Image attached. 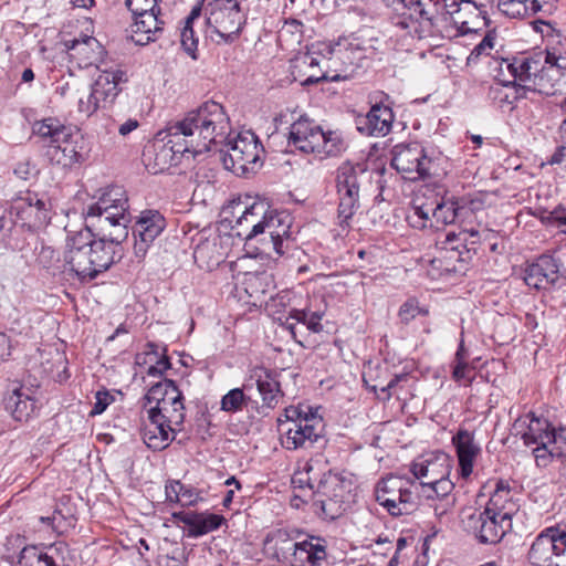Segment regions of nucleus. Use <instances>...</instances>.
<instances>
[{
    "label": "nucleus",
    "mask_w": 566,
    "mask_h": 566,
    "mask_svg": "<svg viewBox=\"0 0 566 566\" xmlns=\"http://www.w3.org/2000/svg\"><path fill=\"white\" fill-rule=\"evenodd\" d=\"M127 197L122 187L115 186L107 189L95 203L88 206L86 211V228L97 227L99 239L94 242H103L113 252L115 259L122 258L120 243L127 238Z\"/></svg>",
    "instance_id": "1"
},
{
    "label": "nucleus",
    "mask_w": 566,
    "mask_h": 566,
    "mask_svg": "<svg viewBox=\"0 0 566 566\" xmlns=\"http://www.w3.org/2000/svg\"><path fill=\"white\" fill-rule=\"evenodd\" d=\"M229 118L221 104L207 101L188 112L181 120L169 124V134L190 146L191 155L210 150L218 136L226 134Z\"/></svg>",
    "instance_id": "2"
},
{
    "label": "nucleus",
    "mask_w": 566,
    "mask_h": 566,
    "mask_svg": "<svg viewBox=\"0 0 566 566\" xmlns=\"http://www.w3.org/2000/svg\"><path fill=\"white\" fill-rule=\"evenodd\" d=\"M113 264V252L103 242H94L90 231L77 232L67 239L57 264L60 273L80 282H90Z\"/></svg>",
    "instance_id": "3"
},
{
    "label": "nucleus",
    "mask_w": 566,
    "mask_h": 566,
    "mask_svg": "<svg viewBox=\"0 0 566 566\" xmlns=\"http://www.w3.org/2000/svg\"><path fill=\"white\" fill-rule=\"evenodd\" d=\"M514 430L532 450L539 468H546L553 459H566V427L555 429L547 419L528 412L514 423Z\"/></svg>",
    "instance_id": "4"
},
{
    "label": "nucleus",
    "mask_w": 566,
    "mask_h": 566,
    "mask_svg": "<svg viewBox=\"0 0 566 566\" xmlns=\"http://www.w3.org/2000/svg\"><path fill=\"white\" fill-rule=\"evenodd\" d=\"M32 129L46 142L45 156L51 164L69 168L83 160V140L78 130L53 118L35 122Z\"/></svg>",
    "instance_id": "5"
},
{
    "label": "nucleus",
    "mask_w": 566,
    "mask_h": 566,
    "mask_svg": "<svg viewBox=\"0 0 566 566\" xmlns=\"http://www.w3.org/2000/svg\"><path fill=\"white\" fill-rule=\"evenodd\" d=\"M287 145L304 154L335 157L345 151L347 145L338 130H323L314 120L301 116L291 127Z\"/></svg>",
    "instance_id": "6"
},
{
    "label": "nucleus",
    "mask_w": 566,
    "mask_h": 566,
    "mask_svg": "<svg viewBox=\"0 0 566 566\" xmlns=\"http://www.w3.org/2000/svg\"><path fill=\"white\" fill-rule=\"evenodd\" d=\"M264 148L258 136L250 132H242L229 140L226 149H220L218 156L227 170L237 176L247 177L255 174L263 165Z\"/></svg>",
    "instance_id": "7"
},
{
    "label": "nucleus",
    "mask_w": 566,
    "mask_h": 566,
    "mask_svg": "<svg viewBox=\"0 0 566 566\" xmlns=\"http://www.w3.org/2000/svg\"><path fill=\"white\" fill-rule=\"evenodd\" d=\"M371 172L365 164L343 163L336 171V188L338 195L339 226H348L359 207V189L369 181Z\"/></svg>",
    "instance_id": "8"
},
{
    "label": "nucleus",
    "mask_w": 566,
    "mask_h": 566,
    "mask_svg": "<svg viewBox=\"0 0 566 566\" xmlns=\"http://www.w3.org/2000/svg\"><path fill=\"white\" fill-rule=\"evenodd\" d=\"M527 560L532 566H566V524L542 530L528 548Z\"/></svg>",
    "instance_id": "9"
},
{
    "label": "nucleus",
    "mask_w": 566,
    "mask_h": 566,
    "mask_svg": "<svg viewBox=\"0 0 566 566\" xmlns=\"http://www.w3.org/2000/svg\"><path fill=\"white\" fill-rule=\"evenodd\" d=\"M287 420L281 424L282 446L287 450L307 449L322 438L323 420L314 415H302L296 409L286 410Z\"/></svg>",
    "instance_id": "10"
},
{
    "label": "nucleus",
    "mask_w": 566,
    "mask_h": 566,
    "mask_svg": "<svg viewBox=\"0 0 566 566\" xmlns=\"http://www.w3.org/2000/svg\"><path fill=\"white\" fill-rule=\"evenodd\" d=\"M126 6L135 20L130 27L134 43L146 45L163 33L165 21L160 18L157 0H126Z\"/></svg>",
    "instance_id": "11"
},
{
    "label": "nucleus",
    "mask_w": 566,
    "mask_h": 566,
    "mask_svg": "<svg viewBox=\"0 0 566 566\" xmlns=\"http://www.w3.org/2000/svg\"><path fill=\"white\" fill-rule=\"evenodd\" d=\"M440 6L438 4V8ZM443 13L438 11L440 22L450 21L461 34L478 32L488 25L484 4H478L472 0H443Z\"/></svg>",
    "instance_id": "12"
},
{
    "label": "nucleus",
    "mask_w": 566,
    "mask_h": 566,
    "mask_svg": "<svg viewBox=\"0 0 566 566\" xmlns=\"http://www.w3.org/2000/svg\"><path fill=\"white\" fill-rule=\"evenodd\" d=\"M433 161L422 144H399L392 150L391 167L406 179H424L432 174Z\"/></svg>",
    "instance_id": "13"
},
{
    "label": "nucleus",
    "mask_w": 566,
    "mask_h": 566,
    "mask_svg": "<svg viewBox=\"0 0 566 566\" xmlns=\"http://www.w3.org/2000/svg\"><path fill=\"white\" fill-rule=\"evenodd\" d=\"M234 209L240 213L237 220V227L240 228L238 235L245 241L253 240L260 234L273 233V229L281 217L276 211H269L266 205L262 201L253 202L243 208L239 202L234 206Z\"/></svg>",
    "instance_id": "14"
},
{
    "label": "nucleus",
    "mask_w": 566,
    "mask_h": 566,
    "mask_svg": "<svg viewBox=\"0 0 566 566\" xmlns=\"http://www.w3.org/2000/svg\"><path fill=\"white\" fill-rule=\"evenodd\" d=\"M405 484L402 479L389 476L376 485V501L392 516L409 514L417 506L412 491Z\"/></svg>",
    "instance_id": "15"
},
{
    "label": "nucleus",
    "mask_w": 566,
    "mask_h": 566,
    "mask_svg": "<svg viewBox=\"0 0 566 566\" xmlns=\"http://www.w3.org/2000/svg\"><path fill=\"white\" fill-rule=\"evenodd\" d=\"M369 49L360 46L359 43L349 42L347 46L334 49L332 54L342 62L339 70L322 73L321 76L310 75L303 81L304 85L318 83L319 81L338 82L355 77L367 63Z\"/></svg>",
    "instance_id": "16"
},
{
    "label": "nucleus",
    "mask_w": 566,
    "mask_h": 566,
    "mask_svg": "<svg viewBox=\"0 0 566 566\" xmlns=\"http://www.w3.org/2000/svg\"><path fill=\"white\" fill-rule=\"evenodd\" d=\"M125 81L126 74L122 70L102 71L95 78L91 93L86 98H80L78 111L91 116L106 103H112L120 91L119 84Z\"/></svg>",
    "instance_id": "17"
},
{
    "label": "nucleus",
    "mask_w": 566,
    "mask_h": 566,
    "mask_svg": "<svg viewBox=\"0 0 566 566\" xmlns=\"http://www.w3.org/2000/svg\"><path fill=\"white\" fill-rule=\"evenodd\" d=\"M346 495L345 486L337 478L322 481L313 499V512L325 520H336L348 509Z\"/></svg>",
    "instance_id": "18"
},
{
    "label": "nucleus",
    "mask_w": 566,
    "mask_h": 566,
    "mask_svg": "<svg viewBox=\"0 0 566 566\" xmlns=\"http://www.w3.org/2000/svg\"><path fill=\"white\" fill-rule=\"evenodd\" d=\"M400 18L396 22L403 29L409 28L410 22H418L422 27L438 28V2L430 7L421 0H382Z\"/></svg>",
    "instance_id": "19"
},
{
    "label": "nucleus",
    "mask_w": 566,
    "mask_h": 566,
    "mask_svg": "<svg viewBox=\"0 0 566 566\" xmlns=\"http://www.w3.org/2000/svg\"><path fill=\"white\" fill-rule=\"evenodd\" d=\"M464 525L482 544H496L512 530V522L493 516L485 510L470 514Z\"/></svg>",
    "instance_id": "20"
},
{
    "label": "nucleus",
    "mask_w": 566,
    "mask_h": 566,
    "mask_svg": "<svg viewBox=\"0 0 566 566\" xmlns=\"http://www.w3.org/2000/svg\"><path fill=\"white\" fill-rule=\"evenodd\" d=\"M165 227V218L157 210H146L139 214L133 228L134 254L138 260L146 256L148 249Z\"/></svg>",
    "instance_id": "21"
},
{
    "label": "nucleus",
    "mask_w": 566,
    "mask_h": 566,
    "mask_svg": "<svg viewBox=\"0 0 566 566\" xmlns=\"http://www.w3.org/2000/svg\"><path fill=\"white\" fill-rule=\"evenodd\" d=\"M560 279V262L552 255L543 254L524 270L525 284L535 290H549Z\"/></svg>",
    "instance_id": "22"
},
{
    "label": "nucleus",
    "mask_w": 566,
    "mask_h": 566,
    "mask_svg": "<svg viewBox=\"0 0 566 566\" xmlns=\"http://www.w3.org/2000/svg\"><path fill=\"white\" fill-rule=\"evenodd\" d=\"M157 136L163 142L161 145H155V172L180 164V158L186 154H191L190 146L179 138L169 134V125L164 132H159Z\"/></svg>",
    "instance_id": "23"
},
{
    "label": "nucleus",
    "mask_w": 566,
    "mask_h": 566,
    "mask_svg": "<svg viewBox=\"0 0 566 566\" xmlns=\"http://www.w3.org/2000/svg\"><path fill=\"white\" fill-rule=\"evenodd\" d=\"M451 460L444 452H436L417 459L411 464V472L415 478L421 480L422 488H426L446 475H450Z\"/></svg>",
    "instance_id": "24"
},
{
    "label": "nucleus",
    "mask_w": 566,
    "mask_h": 566,
    "mask_svg": "<svg viewBox=\"0 0 566 566\" xmlns=\"http://www.w3.org/2000/svg\"><path fill=\"white\" fill-rule=\"evenodd\" d=\"M12 211L29 227H39L49 220L45 201L38 193L30 191L14 200Z\"/></svg>",
    "instance_id": "25"
},
{
    "label": "nucleus",
    "mask_w": 566,
    "mask_h": 566,
    "mask_svg": "<svg viewBox=\"0 0 566 566\" xmlns=\"http://www.w3.org/2000/svg\"><path fill=\"white\" fill-rule=\"evenodd\" d=\"M452 444L455 448L460 475L468 479L472 472L476 458L481 453V447L475 441L474 432L460 428L452 437Z\"/></svg>",
    "instance_id": "26"
},
{
    "label": "nucleus",
    "mask_w": 566,
    "mask_h": 566,
    "mask_svg": "<svg viewBox=\"0 0 566 566\" xmlns=\"http://www.w3.org/2000/svg\"><path fill=\"white\" fill-rule=\"evenodd\" d=\"M394 117L389 106L375 104L366 115L356 118V126L364 135L386 136L391 130Z\"/></svg>",
    "instance_id": "27"
},
{
    "label": "nucleus",
    "mask_w": 566,
    "mask_h": 566,
    "mask_svg": "<svg viewBox=\"0 0 566 566\" xmlns=\"http://www.w3.org/2000/svg\"><path fill=\"white\" fill-rule=\"evenodd\" d=\"M277 377V371L263 366H255L250 369V379L255 381L263 406L270 409L275 408L283 397Z\"/></svg>",
    "instance_id": "28"
},
{
    "label": "nucleus",
    "mask_w": 566,
    "mask_h": 566,
    "mask_svg": "<svg viewBox=\"0 0 566 566\" xmlns=\"http://www.w3.org/2000/svg\"><path fill=\"white\" fill-rule=\"evenodd\" d=\"M293 566H321L327 557V541L321 536L304 534L294 551Z\"/></svg>",
    "instance_id": "29"
},
{
    "label": "nucleus",
    "mask_w": 566,
    "mask_h": 566,
    "mask_svg": "<svg viewBox=\"0 0 566 566\" xmlns=\"http://www.w3.org/2000/svg\"><path fill=\"white\" fill-rule=\"evenodd\" d=\"M301 537L300 530L279 528L266 536V544H272L273 555L279 562L293 566L294 551H296Z\"/></svg>",
    "instance_id": "30"
},
{
    "label": "nucleus",
    "mask_w": 566,
    "mask_h": 566,
    "mask_svg": "<svg viewBox=\"0 0 566 566\" xmlns=\"http://www.w3.org/2000/svg\"><path fill=\"white\" fill-rule=\"evenodd\" d=\"M148 423L143 428L142 434L144 442L153 450H163L169 446L174 439L172 432L175 423L168 422L167 419L155 417L148 411Z\"/></svg>",
    "instance_id": "31"
},
{
    "label": "nucleus",
    "mask_w": 566,
    "mask_h": 566,
    "mask_svg": "<svg viewBox=\"0 0 566 566\" xmlns=\"http://www.w3.org/2000/svg\"><path fill=\"white\" fill-rule=\"evenodd\" d=\"M484 510L493 516L512 522V517L516 514L518 505L513 501V495L506 482L499 481L496 483V488L491 494Z\"/></svg>",
    "instance_id": "32"
},
{
    "label": "nucleus",
    "mask_w": 566,
    "mask_h": 566,
    "mask_svg": "<svg viewBox=\"0 0 566 566\" xmlns=\"http://www.w3.org/2000/svg\"><path fill=\"white\" fill-rule=\"evenodd\" d=\"M155 417L167 419L168 422L179 427L185 420L184 397L177 388H171L168 396L158 405L148 409Z\"/></svg>",
    "instance_id": "33"
},
{
    "label": "nucleus",
    "mask_w": 566,
    "mask_h": 566,
    "mask_svg": "<svg viewBox=\"0 0 566 566\" xmlns=\"http://www.w3.org/2000/svg\"><path fill=\"white\" fill-rule=\"evenodd\" d=\"M4 408L17 421H27L35 408L29 389L17 387L4 397Z\"/></svg>",
    "instance_id": "34"
},
{
    "label": "nucleus",
    "mask_w": 566,
    "mask_h": 566,
    "mask_svg": "<svg viewBox=\"0 0 566 566\" xmlns=\"http://www.w3.org/2000/svg\"><path fill=\"white\" fill-rule=\"evenodd\" d=\"M468 231H460L459 233L451 231L446 234L441 242V249L446 253L444 259L465 262L470 258L471 249L468 243Z\"/></svg>",
    "instance_id": "35"
},
{
    "label": "nucleus",
    "mask_w": 566,
    "mask_h": 566,
    "mask_svg": "<svg viewBox=\"0 0 566 566\" xmlns=\"http://www.w3.org/2000/svg\"><path fill=\"white\" fill-rule=\"evenodd\" d=\"M223 523H226V518L222 515L193 512L185 534L188 537L197 538L218 530Z\"/></svg>",
    "instance_id": "36"
},
{
    "label": "nucleus",
    "mask_w": 566,
    "mask_h": 566,
    "mask_svg": "<svg viewBox=\"0 0 566 566\" xmlns=\"http://www.w3.org/2000/svg\"><path fill=\"white\" fill-rule=\"evenodd\" d=\"M323 316L324 312L322 311H311L310 308H293L290 311L285 324L292 333H294L295 323H302L311 332L319 333L323 331V325L321 323Z\"/></svg>",
    "instance_id": "37"
},
{
    "label": "nucleus",
    "mask_w": 566,
    "mask_h": 566,
    "mask_svg": "<svg viewBox=\"0 0 566 566\" xmlns=\"http://www.w3.org/2000/svg\"><path fill=\"white\" fill-rule=\"evenodd\" d=\"M463 200L441 201L432 209V220L437 226L453 223L457 219L464 217L465 207Z\"/></svg>",
    "instance_id": "38"
},
{
    "label": "nucleus",
    "mask_w": 566,
    "mask_h": 566,
    "mask_svg": "<svg viewBox=\"0 0 566 566\" xmlns=\"http://www.w3.org/2000/svg\"><path fill=\"white\" fill-rule=\"evenodd\" d=\"M218 238L200 241L193 251V259L200 266H213L219 264L223 258L217 243Z\"/></svg>",
    "instance_id": "39"
},
{
    "label": "nucleus",
    "mask_w": 566,
    "mask_h": 566,
    "mask_svg": "<svg viewBox=\"0 0 566 566\" xmlns=\"http://www.w3.org/2000/svg\"><path fill=\"white\" fill-rule=\"evenodd\" d=\"M515 67L516 72L514 73L513 78H509L507 83L514 84L516 81L528 83L533 77L538 80L541 69V62L538 59L530 56L515 57Z\"/></svg>",
    "instance_id": "40"
},
{
    "label": "nucleus",
    "mask_w": 566,
    "mask_h": 566,
    "mask_svg": "<svg viewBox=\"0 0 566 566\" xmlns=\"http://www.w3.org/2000/svg\"><path fill=\"white\" fill-rule=\"evenodd\" d=\"M507 82L509 78H500V83H495L489 88V98L501 108L505 106L513 108L516 102V96L511 91V83Z\"/></svg>",
    "instance_id": "41"
},
{
    "label": "nucleus",
    "mask_w": 566,
    "mask_h": 566,
    "mask_svg": "<svg viewBox=\"0 0 566 566\" xmlns=\"http://www.w3.org/2000/svg\"><path fill=\"white\" fill-rule=\"evenodd\" d=\"M69 49L76 55L82 56L85 65L93 64L96 61V59L93 57L95 50H98V53H101L99 43L93 36H84L81 40L74 39Z\"/></svg>",
    "instance_id": "42"
},
{
    "label": "nucleus",
    "mask_w": 566,
    "mask_h": 566,
    "mask_svg": "<svg viewBox=\"0 0 566 566\" xmlns=\"http://www.w3.org/2000/svg\"><path fill=\"white\" fill-rule=\"evenodd\" d=\"M409 374H395L387 382H378L370 385V390L374 392H380L378 398L382 400H389L394 395L398 392L399 389L402 388V385L408 382Z\"/></svg>",
    "instance_id": "43"
},
{
    "label": "nucleus",
    "mask_w": 566,
    "mask_h": 566,
    "mask_svg": "<svg viewBox=\"0 0 566 566\" xmlns=\"http://www.w3.org/2000/svg\"><path fill=\"white\" fill-rule=\"evenodd\" d=\"M287 232L289 226L285 224L282 217H280L277 224H275L273 229V233H268L269 240L263 242L261 252L270 254V251L273 250L277 256H282L284 254L283 237L287 235Z\"/></svg>",
    "instance_id": "44"
},
{
    "label": "nucleus",
    "mask_w": 566,
    "mask_h": 566,
    "mask_svg": "<svg viewBox=\"0 0 566 566\" xmlns=\"http://www.w3.org/2000/svg\"><path fill=\"white\" fill-rule=\"evenodd\" d=\"M319 65V61L312 53H304L302 55L296 56L291 61V73L295 81H300L303 84V81L306 80L307 76L314 75V73L307 74V69H313ZM315 76H317L315 74Z\"/></svg>",
    "instance_id": "45"
},
{
    "label": "nucleus",
    "mask_w": 566,
    "mask_h": 566,
    "mask_svg": "<svg viewBox=\"0 0 566 566\" xmlns=\"http://www.w3.org/2000/svg\"><path fill=\"white\" fill-rule=\"evenodd\" d=\"M499 10L509 18H526L533 15L530 0H499Z\"/></svg>",
    "instance_id": "46"
},
{
    "label": "nucleus",
    "mask_w": 566,
    "mask_h": 566,
    "mask_svg": "<svg viewBox=\"0 0 566 566\" xmlns=\"http://www.w3.org/2000/svg\"><path fill=\"white\" fill-rule=\"evenodd\" d=\"M249 397H247L241 388H234L228 391L220 401V408L226 412H238L247 406Z\"/></svg>",
    "instance_id": "47"
},
{
    "label": "nucleus",
    "mask_w": 566,
    "mask_h": 566,
    "mask_svg": "<svg viewBox=\"0 0 566 566\" xmlns=\"http://www.w3.org/2000/svg\"><path fill=\"white\" fill-rule=\"evenodd\" d=\"M0 323L12 332H20L22 326L20 310L10 303L0 305Z\"/></svg>",
    "instance_id": "48"
},
{
    "label": "nucleus",
    "mask_w": 566,
    "mask_h": 566,
    "mask_svg": "<svg viewBox=\"0 0 566 566\" xmlns=\"http://www.w3.org/2000/svg\"><path fill=\"white\" fill-rule=\"evenodd\" d=\"M171 388H177V386L174 380L167 378L153 385L145 396L147 405L149 407L158 406L168 396Z\"/></svg>",
    "instance_id": "49"
},
{
    "label": "nucleus",
    "mask_w": 566,
    "mask_h": 566,
    "mask_svg": "<svg viewBox=\"0 0 566 566\" xmlns=\"http://www.w3.org/2000/svg\"><path fill=\"white\" fill-rule=\"evenodd\" d=\"M424 489H428L427 497L429 499L434 494L440 500H451L450 494L454 489V483L449 479V475H446L441 480L428 484Z\"/></svg>",
    "instance_id": "50"
},
{
    "label": "nucleus",
    "mask_w": 566,
    "mask_h": 566,
    "mask_svg": "<svg viewBox=\"0 0 566 566\" xmlns=\"http://www.w3.org/2000/svg\"><path fill=\"white\" fill-rule=\"evenodd\" d=\"M427 315L428 311L419 306L416 298H408L399 308L398 316L403 324H409L418 315Z\"/></svg>",
    "instance_id": "51"
},
{
    "label": "nucleus",
    "mask_w": 566,
    "mask_h": 566,
    "mask_svg": "<svg viewBox=\"0 0 566 566\" xmlns=\"http://www.w3.org/2000/svg\"><path fill=\"white\" fill-rule=\"evenodd\" d=\"M38 260L43 268L52 270L54 274L60 273L57 264L62 263V258L53 248L42 247Z\"/></svg>",
    "instance_id": "52"
},
{
    "label": "nucleus",
    "mask_w": 566,
    "mask_h": 566,
    "mask_svg": "<svg viewBox=\"0 0 566 566\" xmlns=\"http://www.w3.org/2000/svg\"><path fill=\"white\" fill-rule=\"evenodd\" d=\"M180 41L184 50L193 59H197L198 38L192 25L185 24L180 32Z\"/></svg>",
    "instance_id": "53"
},
{
    "label": "nucleus",
    "mask_w": 566,
    "mask_h": 566,
    "mask_svg": "<svg viewBox=\"0 0 566 566\" xmlns=\"http://www.w3.org/2000/svg\"><path fill=\"white\" fill-rule=\"evenodd\" d=\"M175 489L179 492L180 505L184 507L193 506L201 500L196 489L187 486L179 481H175Z\"/></svg>",
    "instance_id": "54"
},
{
    "label": "nucleus",
    "mask_w": 566,
    "mask_h": 566,
    "mask_svg": "<svg viewBox=\"0 0 566 566\" xmlns=\"http://www.w3.org/2000/svg\"><path fill=\"white\" fill-rule=\"evenodd\" d=\"M542 221L548 226L562 229L566 233V207L558 206L542 217Z\"/></svg>",
    "instance_id": "55"
},
{
    "label": "nucleus",
    "mask_w": 566,
    "mask_h": 566,
    "mask_svg": "<svg viewBox=\"0 0 566 566\" xmlns=\"http://www.w3.org/2000/svg\"><path fill=\"white\" fill-rule=\"evenodd\" d=\"M562 76L563 75L559 74V71L556 67L541 65L539 74H538V82H534V84L544 86L543 82L547 81L551 84V87L553 88L560 81Z\"/></svg>",
    "instance_id": "56"
},
{
    "label": "nucleus",
    "mask_w": 566,
    "mask_h": 566,
    "mask_svg": "<svg viewBox=\"0 0 566 566\" xmlns=\"http://www.w3.org/2000/svg\"><path fill=\"white\" fill-rule=\"evenodd\" d=\"M41 553L36 546H25L21 549L18 558L20 566H36L40 564Z\"/></svg>",
    "instance_id": "57"
},
{
    "label": "nucleus",
    "mask_w": 566,
    "mask_h": 566,
    "mask_svg": "<svg viewBox=\"0 0 566 566\" xmlns=\"http://www.w3.org/2000/svg\"><path fill=\"white\" fill-rule=\"evenodd\" d=\"M292 484L294 491L308 493V496L312 500L316 497V492L313 490V485L310 482L307 473L300 472L297 474H294V476L292 478Z\"/></svg>",
    "instance_id": "58"
},
{
    "label": "nucleus",
    "mask_w": 566,
    "mask_h": 566,
    "mask_svg": "<svg viewBox=\"0 0 566 566\" xmlns=\"http://www.w3.org/2000/svg\"><path fill=\"white\" fill-rule=\"evenodd\" d=\"M95 403L91 415H101L114 401V397L107 390H98L95 395Z\"/></svg>",
    "instance_id": "59"
},
{
    "label": "nucleus",
    "mask_w": 566,
    "mask_h": 566,
    "mask_svg": "<svg viewBox=\"0 0 566 566\" xmlns=\"http://www.w3.org/2000/svg\"><path fill=\"white\" fill-rule=\"evenodd\" d=\"M432 209L426 207H416L413 214L410 217L411 223L417 228H426L427 221L432 219Z\"/></svg>",
    "instance_id": "60"
},
{
    "label": "nucleus",
    "mask_w": 566,
    "mask_h": 566,
    "mask_svg": "<svg viewBox=\"0 0 566 566\" xmlns=\"http://www.w3.org/2000/svg\"><path fill=\"white\" fill-rule=\"evenodd\" d=\"M559 137L562 145L557 148L556 153L552 156L553 164H566V118L563 120L559 128Z\"/></svg>",
    "instance_id": "61"
},
{
    "label": "nucleus",
    "mask_w": 566,
    "mask_h": 566,
    "mask_svg": "<svg viewBox=\"0 0 566 566\" xmlns=\"http://www.w3.org/2000/svg\"><path fill=\"white\" fill-rule=\"evenodd\" d=\"M497 63V77L500 78H513L516 72L515 57L513 59H501Z\"/></svg>",
    "instance_id": "62"
},
{
    "label": "nucleus",
    "mask_w": 566,
    "mask_h": 566,
    "mask_svg": "<svg viewBox=\"0 0 566 566\" xmlns=\"http://www.w3.org/2000/svg\"><path fill=\"white\" fill-rule=\"evenodd\" d=\"M388 374V367L387 366H377L374 370L369 369L367 375H364V382L366 384L367 388L370 389L369 381H373L374 384L378 382H387L385 377Z\"/></svg>",
    "instance_id": "63"
},
{
    "label": "nucleus",
    "mask_w": 566,
    "mask_h": 566,
    "mask_svg": "<svg viewBox=\"0 0 566 566\" xmlns=\"http://www.w3.org/2000/svg\"><path fill=\"white\" fill-rule=\"evenodd\" d=\"M555 2L556 0H530V8L533 14L539 11L551 14L556 9Z\"/></svg>",
    "instance_id": "64"
}]
</instances>
